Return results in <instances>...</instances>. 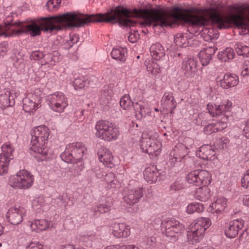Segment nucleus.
Returning <instances> with one entry per match:
<instances>
[{
    "instance_id": "64",
    "label": "nucleus",
    "mask_w": 249,
    "mask_h": 249,
    "mask_svg": "<svg viewBox=\"0 0 249 249\" xmlns=\"http://www.w3.org/2000/svg\"><path fill=\"white\" fill-rule=\"evenodd\" d=\"M61 249H75V248L71 245H68L63 247Z\"/></svg>"
},
{
    "instance_id": "27",
    "label": "nucleus",
    "mask_w": 249,
    "mask_h": 249,
    "mask_svg": "<svg viewBox=\"0 0 249 249\" xmlns=\"http://www.w3.org/2000/svg\"><path fill=\"white\" fill-rule=\"evenodd\" d=\"M161 104L167 109H170L171 113H173L176 107L177 104L173 96L170 93H165L161 100Z\"/></svg>"
},
{
    "instance_id": "60",
    "label": "nucleus",
    "mask_w": 249,
    "mask_h": 249,
    "mask_svg": "<svg viewBox=\"0 0 249 249\" xmlns=\"http://www.w3.org/2000/svg\"><path fill=\"white\" fill-rule=\"evenodd\" d=\"M179 161L178 159H176V157L175 156H172V157L170 155V159L169 162L172 166H175L176 162Z\"/></svg>"
},
{
    "instance_id": "34",
    "label": "nucleus",
    "mask_w": 249,
    "mask_h": 249,
    "mask_svg": "<svg viewBox=\"0 0 249 249\" xmlns=\"http://www.w3.org/2000/svg\"><path fill=\"white\" fill-rule=\"evenodd\" d=\"M174 42L179 47H185L188 44L187 36L183 34H177L174 37Z\"/></svg>"
},
{
    "instance_id": "23",
    "label": "nucleus",
    "mask_w": 249,
    "mask_h": 249,
    "mask_svg": "<svg viewBox=\"0 0 249 249\" xmlns=\"http://www.w3.org/2000/svg\"><path fill=\"white\" fill-rule=\"evenodd\" d=\"M30 227L33 231L39 232L43 230L51 229L53 227V223L45 220H35L30 224Z\"/></svg>"
},
{
    "instance_id": "50",
    "label": "nucleus",
    "mask_w": 249,
    "mask_h": 249,
    "mask_svg": "<svg viewBox=\"0 0 249 249\" xmlns=\"http://www.w3.org/2000/svg\"><path fill=\"white\" fill-rule=\"evenodd\" d=\"M26 249H43V246L39 242H31Z\"/></svg>"
},
{
    "instance_id": "47",
    "label": "nucleus",
    "mask_w": 249,
    "mask_h": 249,
    "mask_svg": "<svg viewBox=\"0 0 249 249\" xmlns=\"http://www.w3.org/2000/svg\"><path fill=\"white\" fill-rule=\"evenodd\" d=\"M86 84L85 80L81 78H76L74 81V85L75 89H81L84 88Z\"/></svg>"
},
{
    "instance_id": "21",
    "label": "nucleus",
    "mask_w": 249,
    "mask_h": 249,
    "mask_svg": "<svg viewBox=\"0 0 249 249\" xmlns=\"http://www.w3.org/2000/svg\"><path fill=\"white\" fill-rule=\"evenodd\" d=\"M239 83V78L236 74L227 73L220 81L221 87L224 89H229L236 86Z\"/></svg>"
},
{
    "instance_id": "48",
    "label": "nucleus",
    "mask_w": 249,
    "mask_h": 249,
    "mask_svg": "<svg viewBox=\"0 0 249 249\" xmlns=\"http://www.w3.org/2000/svg\"><path fill=\"white\" fill-rule=\"evenodd\" d=\"M242 187L247 188L249 186V169L247 171L241 179Z\"/></svg>"
},
{
    "instance_id": "10",
    "label": "nucleus",
    "mask_w": 249,
    "mask_h": 249,
    "mask_svg": "<svg viewBox=\"0 0 249 249\" xmlns=\"http://www.w3.org/2000/svg\"><path fill=\"white\" fill-rule=\"evenodd\" d=\"M86 151L87 148L83 143L73 142L67 145L63 156L67 157V162H77L82 159Z\"/></svg>"
},
{
    "instance_id": "31",
    "label": "nucleus",
    "mask_w": 249,
    "mask_h": 249,
    "mask_svg": "<svg viewBox=\"0 0 249 249\" xmlns=\"http://www.w3.org/2000/svg\"><path fill=\"white\" fill-rule=\"evenodd\" d=\"M125 51L124 49L121 47L114 48L111 53L112 58L124 62L125 60Z\"/></svg>"
},
{
    "instance_id": "61",
    "label": "nucleus",
    "mask_w": 249,
    "mask_h": 249,
    "mask_svg": "<svg viewBox=\"0 0 249 249\" xmlns=\"http://www.w3.org/2000/svg\"><path fill=\"white\" fill-rule=\"evenodd\" d=\"M122 249H139L138 247L134 245H123Z\"/></svg>"
},
{
    "instance_id": "15",
    "label": "nucleus",
    "mask_w": 249,
    "mask_h": 249,
    "mask_svg": "<svg viewBox=\"0 0 249 249\" xmlns=\"http://www.w3.org/2000/svg\"><path fill=\"white\" fill-rule=\"evenodd\" d=\"M25 214V209L21 207L10 208L6 214V219L13 225H18L23 220Z\"/></svg>"
},
{
    "instance_id": "39",
    "label": "nucleus",
    "mask_w": 249,
    "mask_h": 249,
    "mask_svg": "<svg viewBox=\"0 0 249 249\" xmlns=\"http://www.w3.org/2000/svg\"><path fill=\"white\" fill-rule=\"evenodd\" d=\"M104 179L111 188H115L117 187L118 181L115 178V175L113 173L109 172L107 174Z\"/></svg>"
},
{
    "instance_id": "22",
    "label": "nucleus",
    "mask_w": 249,
    "mask_h": 249,
    "mask_svg": "<svg viewBox=\"0 0 249 249\" xmlns=\"http://www.w3.org/2000/svg\"><path fill=\"white\" fill-rule=\"evenodd\" d=\"M217 50L215 47H208L201 50L199 53V58L203 66H206L212 59V56L213 55Z\"/></svg>"
},
{
    "instance_id": "7",
    "label": "nucleus",
    "mask_w": 249,
    "mask_h": 249,
    "mask_svg": "<svg viewBox=\"0 0 249 249\" xmlns=\"http://www.w3.org/2000/svg\"><path fill=\"white\" fill-rule=\"evenodd\" d=\"M95 135L97 138L110 142L116 140L120 135L119 127L105 120H100L95 124Z\"/></svg>"
},
{
    "instance_id": "43",
    "label": "nucleus",
    "mask_w": 249,
    "mask_h": 249,
    "mask_svg": "<svg viewBox=\"0 0 249 249\" xmlns=\"http://www.w3.org/2000/svg\"><path fill=\"white\" fill-rule=\"evenodd\" d=\"M79 41V37L76 35H73L70 37L69 40H67L64 44V48L66 49H69L73 44L76 43Z\"/></svg>"
},
{
    "instance_id": "3",
    "label": "nucleus",
    "mask_w": 249,
    "mask_h": 249,
    "mask_svg": "<svg viewBox=\"0 0 249 249\" xmlns=\"http://www.w3.org/2000/svg\"><path fill=\"white\" fill-rule=\"evenodd\" d=\"M232 108V103L228 100L221 103H210L207 105V109L211 116L215 117L216 123H213L216 132L227 127L229 113Z\"/></svg>"
},
{
    "instance_id": "38",
    "label": "nucleus",
    "mask_w": 249,
    "mask_h": 249,
    "mask_svg": "<svg viewBox=\"0 0 249 249\" xmlns=\"http://www.w3.org/2000/svg\"><path fill=\"white\" fill-rule=\"evenodd\" d=\"M146 68L147 71L153 74L156 75L160 71L159 64L154 61H148L146 63Z\"/></svg>"
},
{
    "instance_id": "37",
    "label": "nucleus",
    "mask_w": 249,
    "mask_h": 249,
    "mask_svg": "<svg viewBox=\"0 0 249 249\" xmlns=\"http://www.w3.org/2000/svg\"><path fill=\"white\" fill-rule=\"evenodd\" d=\"M120 106L124 110H128L133 106V102L128 95L123 96L120 101Z\"/></svg>"
},
{
    "instance_id": "52",
    "label": "nucleus",
    "mask_w": 249,
    "mask_h": 249,
    "mask_svg": "<svg viewBox=\"0 0 249 249\" xmlns=\"http://www.w3.org/2000/svg\"><path fill=\"white\" fill-rule=\"evenodd\" d=\"M44 56V54L40 51H35L32 53L30 55L31 59L34 60H39L42 59Z\"/></svg>"
},
{
    "instance_id": "12",
    "label": "nucleus",
    "mask_w": 249,
    "mask_h": 249,
    "mask_svg": "<svg viewBox=\"0 0 249 249\" xmlns=\"http://www.w3.org/2000/svg\"><path fill=\"white\" fill-rule=\"evenodd\" d=\"M47 101L52 110L57 112H62L68 106L67 98L60 92H56L47 97Z\"/></svg>"
},
{
    "instance_id": "58",
    "label": "nucleus",
    "mask_w": 249,
    "mask_h": 249,
    "mask_svg": "<svg viewBox=\"0 0 249 249\" xmlns=\"http://www.w3.org/2000/svg\"><path fill=\"white\" fill-rule=\"evenodd\" d=\"M95 173L93 171L89 172L88 173V180L89 182H92L93 180V178L95 177Z\"/></svg>"
},
{
    "instance_id": "59",
    "label": "nucleus",
    "mask_w": 249,
    "mask_h": 249,
    "mask_svg": "<svg viewBox=\"0 0 249 249\" xmlns=\"http://www.w3.org/2000/svg\"><path fill=\"white\" fill-rule=\"evenodd\" d=\"M138 87L141 89H144L147 87V84L145 81H141L139 82Z\"/></svg>"
},
{
    "instance_id": "25",
    "label": "nucleus",
    "mask_w": 249,
    "mask_h": 249,
    "mask_svg": "<svg viewBox=\"0 0 249 249\" xmlns=\"http://www.w3.org/2000/svg\"><path fill=\"white\" fill-rule=\"evenodd\" d=\"M197 154L202 159L211 160L214 159L215 152L211 145H204L199 148Z\"/></svg>"
},
{
    "instance_id": "16",
    "label": "nucleus",
    "mask_w": 249,
    "mask_h": 249,
    "mask_svg": "<svg viewBox=\"0 0 249 249\" xmlns=\"http://www.w3.org/2000/svg\"><path fill=\"white\" fill-rule=\"evenodd\" d=\"M197 61L194 58H187L183 61L181 69L186 77L194 76L197 71Z\"/></svg>"
},
{
    "instance_id": "32",
    "label": "nucleus",
    "mask_w": 249,
    "mask_h": 249,
    "mask_svg": "<svg viewBox=\"0 0 249 249\" xmlns=\"http://www.w3.org/2000/svg\"><path fill=\"white\" fill-rule=\"evenodd\" d=\"M185 149L184 145L182 144H179L173 149L170 153V156H175L176 159H178V161H181L185 156L186 152L185 151Z\"/></svg>"
},
{
    "instance_id": "11",
    "label": "nucleus",
    "mask_w": 249,
    "mask_h": 249,
    "mask_svg": "<svg viewBox=\"0 0 249 249\" xmlns=\"http://www.w3.org/2000/svg\"><path fill=\"white\" fill-rule=\"evenodd\" d=\"M184 230V226L179 221L171 219L164 220L161 223V231L167 237L177 239Z\"/></svg>"
},
{
    "instance_id": "62",
    "label": "nucleus",
    "mask_w": 249,
    "mask_h": 249,
    "mask_svg": "<svg viewBox=\"0 0 249 249\" xmlns=\"http://www.w3.org/2000/svg\"><path fill=\"white\" fill-rule=\"evenodd\" d=\"M122 248L123 246L116 245L108 246L105 249H122Z\"/></svg>"
},
{
    "instance_id": "18",
    "label": "nucleus",
    "mask_w": 249,
    "mask_h": 249,
    "mask_svg": "<svg viewBox=\"0 0 249 249\" xmlns=\"http://www.w3.org/2000/svg\"><path fill=\"white\" fill-rule=\"evenodd\" d=\"M243 226L244 221L242 219L232 220L230 222L228 228L225 230V235L230 238H233L238 234Z\"/></svg>"
},
{
    "instance_id": "4",
    "label": "nucleus",
    "mask_w": 249,
    "mask_h": 249,
    "mask_svg": "<svg viewBox=\"0 0 249 249\" xmlns=\"http://www.w3.org/2000/svg\"><path fill=\"white\" fill-rule=\"evenodd\" d=\"M50 134L49 128L44 125L36 126L31 131V149L39 155L41 160L46 158L48 154Z\"/></svg>"
},
{
    "instance_id": "36",
    "label": "nucleus",
    "mask_w": 249,
    "mask_h": 249,
    "mask_svg": "<svg viewBox=\"0 0 249 249\" xmlns=\"http://www.w3.org/2000/svg\"><path fill=\"white\" fill-rule=\"evenodd\" d=\"M234 49L239 55L244 57L249 56V47L243 45L241 43H236L234 45Z\"/></svg>"
},
{
    "instance_id": "54",
    "label": "nucleus",
    "mask_w": 249,
    "mask_h": 249,
    "mask_svg": "<svg viewBox=\"0 0 249 249\" xmlns=\"http://www.w3.org/2000/svg\"><path fill=\"white\" fill-rule=\"evenodd\" d=\"M110 210V207L108 205L101 204L98 207V210L95 211H99L100 213H105Z\"/></svg>"
},
{
    "instance_id": "20",
    "label": "nucleus",
    "mask_w": 249,
    "mask_h": 249,
    "mask_svg": "<svg viewBox=\"0 0 249 249\" xmlns=\"http://www.w3.org/2000/svg\"><path fill=\"white\" fill-rule=\"evenodd\" d=\"M142 195V190L140 188L129 189L124 196V200L128 204L133 205L139 201Z\"/></svg>"
},
{
    "instance_id": "9",
    "label": "nucleus",
    "mask_w": 249,
    "mask_h": 249,
    "mask_svg": "<svg viewBox=\"0 0 249 249\" xmlns=\"http://www.w3.org/2000/svg\"><path fill=\"white\" fill-rule=\"evenodd\" d=\"M34 182V177L28 171L22 170L16 175L11 176L9 184L16 189H26L30 188Z\"/></svg>"
},
{
    "instance_id": "28",
    "label": "nucleus",
    "mask_w": 249,
    "mask_h": 249,
    "mask_svg": "<svg viewBox=\"0 0 249 249\" xmlns=\"http://www.w3.org/2000/svg\"><path fill=\"white\" fill-rule=\"evenodd\" d=\"M150 52L151 56L156 60H160L165 54L164 48L160 44L158 43L151 46Z\"/></svg>"
},
{
    "instance_id": "13",
    "label": "nucleus",
    "mask_w": 249,
    "mask_h": 249,
    "mask_svg": "<svg viewBox=\"0 0 249 249\" xmlns=\"http://www.w3.org/2000/svg\"><path fill=\"white\" fill-rule=\"evenodd\" d=\"M14 148L11 144L5 143L1 146V153L0 154V175L7 172L10 161L13 159L12 152Z\"/></svg>"
},
{
    "instance_id": "8",
    "label": "nucleus",
    "mask_w": 249,
    "mask_h": 249,
    "mask_svg": "<svg viewBox=\"0 0 249 249\" xmlns=\"http://www.w3.org/2000/svg\"><path fill=\"white\" fill-rule=\"evenodd\" d=\"M158 134L156 133L150 134L143 133L141 142L142 151L150 155H155V156L159 155L160 153L161 144L158 140Z\"/></svg>"
},
{
    "instance_id": "42",
    "label": "nucleus",
    "mask_w": 249,
    "mask_h": 249,
    "mask_svg": "<svg viewBox=\"0 0 249 249\" xmlns=\"http://www.w3.org/2000/svg\"><path fill=\"white\" fill-rule=\"evenodd\" d=\"M203 35H205V36H204V38L206 41L211 40L213 39L216 38L217 37V34H214L212 29L209 30L206 29L203 31Z\"/></svg>"
},
{
    "instance_id": "19",
    "label": "nucleus",
    "mask_w": 249,
    "mask_h": 249,
    "mask_svg": "<svg viewBox=\"0 0 249 249\" xmlns=\"http://www.w3.org/2000/svg\"><path fill=\"white\" fill-rule=\"evenodd\" d=\"M112 233L116 237L126 238L130 234V228L124 223H115L112 227Z\"/></svg>"
},
{
    "instance_id": "35",
    "label": "nucleus",
    "mask_w": 249,
    "mask_h": 249,
    "mask_svg": "<svg viewBox=\"0 0 249 249\" xmlns=\"http://www.w3.org/2000/svg\"><path fill=\"white\" fill-rule=\"evenodd\" d=\"M205 208L204 205L199 203H192L189 204L186 208V212L188 213L192 214L195 212H202Z\"/></svg>"
},
{
    "instance_id": "44",
    "label": "nucleus",
    "mask_w": 249,
    "mask_h": 249,
    "mask_svg": "<svg viewBox=\"0 0 249 249\" xmlns=\"http://www.w3.org/2000/svg\"><path fill=\"white\" fill-rule=\"evenodd\" d=\"M113 95V91L111 89L108 87L105 88L102 94V97L104 98L107 102H108L111 100Z\"/></svg>"
},
{
    "instance_id": "40",
    "label": "nucleus",
    "mask_w": 249,
    "mask_h": 249,
    "mask_svg": "<svg viewBox=\"0 0 249 249\" xmlns=\"http://www.w3.org/2000/svg\"><path fill=\"white\" fill-rule=\"evenodd\" d=\"M11 17L8 16L4 21V25H0V36H9L8 34H9V31L8 29V25L10 23L9 18H10Z\"/></svg>"
},
{
    "instance_id": "56",
    "label": "nucleus",
    "mask_w": 249,
    "mask_h": 249,
    "mask_svg": "<svg viewBox=\"0 0 249 249\" xmlns=\"http://www.w3.org/2000/svg\"><path fill=\"white\" fill-rule=\"evenodd\" d=\"M184 145H185V149L186 148L189 149L191 147L192 145L194 144V141L193 139L190 138H186L185 139L184 141Z\"/></svg>"
},
{
    "instance_id": "26",
    "label": "nucleus",
    "mask_w": 249,
    "mask_h": 249,
    "mask_svg": "<svg viewBox=\"0 0 249 249\" xmlns=\"http://www.w3.org/2000/svg\"><path fill=\"white\" fill-rule=\"evenodd\" d=\"M159 175L156 167L154 165L147 167L143 172L144 179L150 183L156 182Z\"/></svg>"
},
{
    "instance_id": "30",
    "label": "nucleus",
    "mask_w": 249,
    "mask_h": 249,
    "mask_svg": "<svg viewBox=\"0 0 249 249\" xmlns=\"http://www.w3.org/2000/svg\"><path fill=\"white\" fill-rule=\"evenodd\" d=\"M10 94V91L7 89L0 94V109H3L11 105Z\"/></svg>"
},
{
    "instance_id": "49",
    "label": "nucleus",
    "mask_w": 249,
    "mask_h": 249,
    "mask_svg": "<svg viewBox=\"0 0 249 249\" xmlns=\"http://www.w3.org/2000/svg\"><path fill=\"white\" fill-rule=\"evenodd\" d=\"M204 132L206 134H211L213 133L217 132L215 129L214 125L213 123L208 124L204 128Z\"/></svg>"
},
{
    "instance_id": "14",
    "label": "nucleus",
    "mask_w": 249,
    "mask_h": 249,
    "mask_svg": "<svg viewBox=\"0 0 249 249\" xmlns=\"http://www.w3.org/2000/svg\"><path fill=\"white\" fill-rule=\"evenodd\" d=\"M41 102L40 96L32 93L28 94L23 99V108L27 112L36 111L41 106Z\"/></svg>"
},
{
    "instance_id": "57",
    "label": "nucleus",
    "mask_w": 249,
    "mask_h": 249,
    "mask_svg": "<svg viewBox=\"0 0 249 249\" xmlns=\"http://www.w3.org/2000/svg\"><path fill=\"white\" fill-rule=\"evenodd\" d=\"M244 135L249 139V119L246 122L245 127L243 130Z\"/></svg>"
},
{
    "instance_id": "17",
    "label": "nucleus",
    "mask_w": 249,
    "mask_h": 249,
    "mask_svg": "<svg viewBox=\"0 0 249 249\" xmlns=\"http://www.w3.org/2000/svg\"><path fill=\"white\" fill-rule=\"evenodd\" d=\"M98 158L106 166L112 168L115 166V161L111 152L107 148L101 147L98 151Z\"/></svg>"
},
{
    "instance_id": "24",
    "label": "nucleus",
    "mask_w": 249,
    "mask_h": 249,
    "mask_svg": "<svg viewBox=\"0 0 249 249\" xmlns=\"http://www.w3.org/2000/svg\"><path fill=\"white\" fill-rule=\"evenodd\" d=\"M227 206V200L225 198L220 197L217 198L214 203L211 204L208 208L207 211L212 213H220L223 211Z\"/></svg>"
},
{
    "instance_id": "51",
    "label": "nucleus",
    "mask_w": 249,
    "mask_h": 249,
    "mask_svg": "<svg viewBox=\"0 0 249 249\" xmlns=\"http://www.w3.org/2000/svg\"><path fill=\"white\" fill-rule=\"evenodd\" d=\"M241 74L245 76L249 75V61H245L242 67Z\"/></svg>"
},
{
    "instance_id": "2",
    "label": "nucleus",
    "mask_w": 249,
    "mask_h": 249,
    "mask_svg": "<svg viewBox=\"0 0 249 249\" xmlns=\"http://www.w3.org/2000/svg\"><path fill=\"white\" fill-rule=\"evenodd\" d=\"M211 176L205 170H196L190 172L186 177V180L189 184L196 186L203 185L196 189L195 196L201 201H206L210 197V190L206 186L211 181Z\"/></svg>"
},
{
    "instance_id": "41",
    "label": "nucleus",
    "mask_w": 249,
    "mask_h": 249,
    "mask_svg": "<svg viewBox=\"0 0 249 249\" xmlns=\"http://www.w3.org/2000/svg\"><path fill=\"white\" fill-rule=\"evenodd\" d=\"M61 3V0H49L46 4V7L50 11H56Z\"/></svg>"
},
{
    "instance_id": "63",
    "label": "nucleus",
    "mask_w": 249,
    "mask_h": 249,
    "mask_svg": "<svg viewBox=\"0 0 249 249\" xmlns=\"http://www.w3.org/2000/svg\"><path fill=\"white\" fill-rule=\"evenodd\" d=\"M155 224L159 225L161 223V219L160 217H156L154 219Z\"/></svg>"
},
{
    "instance_id": "29",
    "label": "nucleus",
    "mask_w": 249,
    "mask_h": 249,
    "mask_svg": "<svg viewBox=\"0 0 249 249\" xmlns=\"http://www.w3.org/2000/svg\"><path fill=\"white\" fill-rule=\"evenodd\" d=\"M234 56L233 50L229 47L219 52L217 55L218 58L222 62H229L233 58Z\"/></svg>"
},
{
    "instance_id": "1",
    "label": "nucleus",
    "mask_w": 249,
    "mask_h": 249,
    "mask_svg": "<svg viewBox=\"0 0 249 249\" xmlns=\"http://www.w3.org/2000/svg\"><path fill=\"white\" fill-rule=\"evenodd\" d=\"M130 17V9L119 6L104 14L88 16L75 12H67L59 16L42 18L38 21L41 27L34 22L28 24L13 23L11 17L9 18L10 23L7 27L9 31L8 36H17L23 33H29L31 36H35L40 34L41 30L52 33L54 31L61 30L65 27H81L89 22H95L118 23L122 26L131 27Z\"/></svg>"
},
{
    "instance_id": "33",
    "label": "nucleus",
    "mask_w": 249,
    "mask_h": 249,
    "mask_svg": "<svg viewBox=\"0 0 249 249\" xmlns=\"http://www.w3.org/2000/svg\"><path fill=\"white\" fill-rule=\"evenodd\" d=\"M134 108L135 110V115L138 119H141L145 116L148 112V109L146 108L141 102L136 103L134 105Z\"/></svg>"
},
{
    "instance_id": "55",
    "label": "nucleus",
    "mask_w": 249,
    "mask_h": 249,
    "mask_svg": "<svg viewBox=\"0 0 249 249\" xmlns=\"http://www.w3.org/2000/svg\"><path fill=\"white\" fill-rule=\"evenodd\" d=\"M7 43L6 42H3L0 44V55H5L7 52Z\"/></svg>"
},
{
    "instance_id": "5",
    "label": "nucleus",
    "mask_w": 249,
    "mask_h": 249,
    "mask_svg": "<svg viewBox=\"0 0 249 249\" xmlns=\"http://www.w3.org/2000/svg\"><path fill=\"white\" fill-rule=\"evenodd\" d=\"M211 225V221L208 218L199 217L196 219L189 226L187 234L188 241L192 244L199 242Z\"/></svg>"
},
{
    "instance_id": "46",
    "label": "nucleus",
    "mask_w": 249,
    "mask_h": 249,
    "mask_svg": "<svg viewBox=\"0 0 249 249\" xmlns=\"http://www.w3.org/2000/svg\"><path fill=\"white\" fill-rule=\"evenodd\" d=\"M228 142V140L227 138L223 137L217 140L215 143L217 148L224 149V148L226 147Z\"/></svg>"
},
{
    "instance_id": "6",
    "label": "nucleus",
    "mask_w": 249,
    "mask_h": 249,
    "mask_svg": "<svg viewBox=\"0 0 249 249\" xmlns=\"http://www.w3.org/2000/svg\"><path fill=\"white\" fill-rule=\"evenodd\" d=\"M211 225V221L208 218L199 217L196 219L189 226L187 234L188 241L192 244L199 242Z\"/></svg>"
},
{
    "instance_id": "45",
    "label": "nucleus",
    "mask_w": 249,
    "mask_h": 249,
    "mask_svg": "<svg viewBox=\"0 0 249 249\" xmlns=\"http://www.w3.org/2000/svg\"><path fill=\"white\" fill-rule=\"evenodd\" d=\"M139 38V34L135 30L131 29L128 36V40L131 43L136 42Z\"/></svg>"
},
{
    "instance_id": "53",
    "label": "nucleus",
    "mask_w": 249,
    "mask_h": 249,
    "mask_svg": "<svg viewBox=\"0 0 249 249\" xmlns=\"http://www.w3.org/2000/svg\"><path fill=\"white\" fill-rule=\"evenodd\" d=\"M183 188V185L182 183L179 181H176L170 186V189L172 190L178 191L180 190Z\"/></svg>"
}]
</instances>
